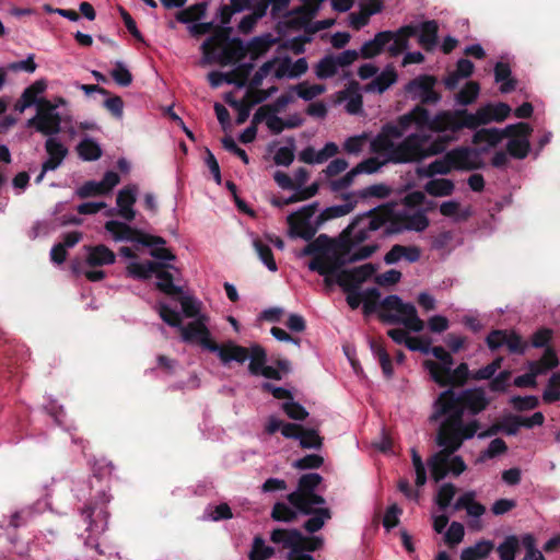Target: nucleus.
<instances>
[{
	"label": "nucleus",
	"mask_w": 560,
	"mask_h": 560,
	"mask_svg": "<svg viewBox=\"0 0 560 560\" xmlns=\"http://www.w3.org/2000/svg\"><path fill=\"white\" fill-rule=\"evenodd\" d=\"M179 295L178 302L180 304V317L184 316L186 318H199V316H209L207 313L202 312V302L189 293L188 291H184L177 293Z\"/></svg>",
	"instance_id": "obj_34"
},
{
	"label": "nucleus",
	"mask_w": 560,
	"mask_h": 560,
	"mask_svg": "<svg viewBox=\"0 0 560 560\" xmlns=\"http://www.w3.org/2000/svg\"><path fill=\"white\" fill-rule=\"evenodd\" d=\"M488 107L470 115L466 112H439L434 116L420 105L386 122L370 141L375 155L365 159L354 168L357 173L373 174L386 164H409L445 151V143L456 140L463 128H474L489 121Z\"/></svg>",
	"instance_id": "obj_1"
},
{
	"label": "nucleus",
	"mask_w": 560,
	"mask_h": 560,
	"mask_svg": "<svg viewBox=\"0 0 560 560\" xmlns=\"http://www.w3.org/2000/svg\"><path fill=\"white\" fill-rule=\"evenodd\" d=\"M521 429L518 415H509L504 417L500 424H492L485 431H478L476 436L479 440H483L486 438H490L495 435L499 432H503L506 435L514 436L518 433Z\"/></svg>",
	"instance_id": "obj_33"
},
{
	"label": "nucleus",
	"mask_w": 560,
	"mask_h": 560,
	"mask_svg": "<svg viewBox=\"0 0 560 560\" xmlns=\"http://www.w3.org/2000/svg\"><path fill=\"white\" fill-rule=\"evenodd\" d=\"M101 503L88 504L81 510V515L86 523L88 537L84 539V545L92 548L97 555H103L100 549L98 536L107 529L109 513L106 504L110 501V495L105 491L100 492Z\"/></svg>",
	"instance_id": "obj_12"
},
{
	"label": "nucleus",
	"mask_w": 560,
	"mask_h": 560,
	"mask_svg": "<svg viewBox=\"0 0 560 560\" xmlns=\"http://www.w3.org/2000/svg\"><path fill=\"white\" fill-rule=\"evenodd\" d=\"M366 140H368L366 133L349 137L346 139V141L343 143V149L347 153L357 155L362 152V150L366 143Z\"/></svg>",
	"instance_id": "obj_61"
},
{
	"label": "nucleus",
	"mask_w": 560,
	"mask_h": 560,
	"mask_svg": "<svg viewBox=\"0 0 560 560\" xmlns=\"http://www.w3.org/2000/svg\"><path fill=\"white\" fill-rule=\"evenodd\" d=\"M454 359L450 353L442 357L439 362L427 360L423 363V366L429 372L432 381L440 386H445V377L452 371Z\"/></svg>",
	"instance_id": "obj_29"
},
{
	"label": "nucleus",
	"mask_w": 560,
	"mask_h": 560,
	"mask_svg": "<svg viewBox=\"0 0 560 560\" xmlns=\"http://www.w3.org/2000/svg\"><path fill=\"white\" fill-rule=\"evenodd\" d=\"M359 11L351 12L349 15V24L354 30H360L365 26L370 18L382 11V0H360Z\"/></svg>",
	"instance_id": "obj_28"
},
{
	"label": "nucleus",
	"mask_w": 560,
	"mask_h": 560,
	"mask_svg": "<svg viewBox=\"0 0 560 560\" xmlns=\"http://www.w3.org/2000/svg\"><path fill=\"white\" fill-rule=\"evenodd\" d=\"M417 28L416 36L419 45L427 51L433 50L438 45L439 24L435 20H429L413 25Z\"/></svg>",
	"instance_id": "obj_30"
},
{
	"label": "nucleus",
	"mask_w": 560,
	"mask_h": 560,
	"mask_svg": "<svg viewBox=\"0 0 560 560\" xmlns=\"http://www.w3.org/2000/svg\"><path fill=\"white\" fill-rule=\"evenodd\" d=\"M231 7L224 4L218 10L215 22L221 31L209 36L201 45V65L235 66L233 70H255L257 61L275 46L278 40L271 34L254 37L247 44L241 39L231 38L232 15Z\"/></svg>",
	"instance_id": "obj_3"
},
{
	"label": "nucleus",
	"mask_w": 560,
	"mask_h": 560,
	"mask_svg": "<svg viewBox=\"0 0 560 560\" xmlns=\"http://www.w3.org/2000/svg\"><path fill=\"white\" fill-rule=\"evenodd\" d=\"M486 343L491 351L499 350L505 346L510 353L523 355L528 345L514 330L494 329L486 337Z\"/></svg>",
	"instance_id": "obj_16"
},
{
	"label": "nucleus",
	"mask_w": 560,
	"mask_h": 560,
	"mask_svg": "<svg viewBox=\"0 0 560 560\" xmlns=\"http://www.w3.org/2000/svg\"><path fill=\"white\" fill-rule=\"evenodd\" d=\"M453 168V164L450 159V152L443 158L436 159L430 164L419 168V174L423 177H434L435 175H445Z\"/></svg>",
	"instance_id": "obj_43"
},
{
	"label": "nucleus",
	"mask_w": 560,
	"mask_h": 560,
	"mask_svg": "<svg viewBox=\"0 0 560 560\" xmlns=\"http://www.w3.org/2000/svg\"><path fill=\"white\" fill-rule=\"evenodd\" d=\"M338 102L343 104L346 112L350 115L362 113L363 100L357 83L350 84L338 93Z\"/></svg>",
	"instance_id": "obj_32"
},
{
	"label": "nucleus",
	"mask_w": 560,
	"mask_h": 560,
	"mask_svg": "<svg viewBox=\"0 0 560 560\" xmlns=\"http://www.w3.org/2000/svg\"><path fill=\"white\" fill-rule=\"evenodd\" d=\"M206 13V3H197L184 9L176 14V20L183 24H192L203 18Z\"/></svg>",
	"instance_id": "obj_49"
},
{
	"label": "nucleus",
	"mask_w": 560,
	"mask_h": 560,
	"mask_svg": "<svg viewBox=\"0 0 560 560\" xmlns=\"http://www.w3.org/2000/svg\"><path fill=\"white\" fill-rule=\"evenodd\" d=\"M392 39V31H383L375 34L374 38L365 42L360 48L359 55L363 58H372L385 50L386 43Z\"/></svg>",
	"instance_id": "obj_36"
},
{
	"label": "nucleus",
	"mask_w": 560,
	"mask_h": 560,
	"mask_svg": "<svg viewBox=\"0 0 560 560\" xmlns=\"http://www.w3.org/2000/svg\"><path fill=\"white\" fill-rule=\"evenodd\" d=\"M488 107V118H489V121L487 122H481L480 125L474 127V128H469V127H465L462 129L460 133H459V137L458 139H456L455 141H458L462 139V137L465 135V130H469V131H475L474 132V136H472V142L476 143V144H479L481 145V149L482 150H488L492 147H495L498 143H500L503 139L508 138V130H506V127L504 128H497V127H493V128H481L479 129V127L483 126V125H488L492 121H502L504 120L506 117H509L510 113H511V107L509 104L506 103H502V102H499V103H487L482 106H479L476 112L471 113L465 108H457V109H453L452 112H466L470 115H474V114H477L480 109L482 108H486ZM454 140H450L445 143V148L447 147V144L450 142H453Z\"/></svg>",
	"instance_id": "obj_9"
},
{
	"label": "nucleus",
	"mask_w": 560,
	"mask_h": 560,
	"mask_svg": "<svg viewBox=\"0 0 560 560\" xmlns=\"http://www.w3.org/2000/svg\"><path fill=\"white\" fill-rule=\"evenodd\" d=\"M430 178L424 185L425 192L434 197H445L453 194L455 189L453 180L448 178Z\"/></svg>",
	"instance_id": "obj_44"
},
{
	"label": "nucleus",
	"mask_w": 560,
	"mask_h": 560,
	"mask_svg": "<svg viewBox=\"0 0 560 560\" xmlns=\"http://www.w3.org/2000/svg\"><path fill=\"white\" fill-rule=\"evenodd\" d=\"M323 481L318 472L304 474L300 477L296 489L288 495V503L277 502L271 512L275 521L290 522L299 514L308 515L303 527L307 533H316L331 517L330 510L325 506L323 495L315 493Z\"/></svg>",
	"instance_id": "obj_6"
},
{
	"label": "nucleus",
	"mask_w": 560,
	"mask_h": 560,
	"mask_svg": "<svg viewBox=\"0 0 560 560\" xmlns=\"http://www.w3.org/2000/svg\"><path fill=\"white\" fill-rule=\"evenodd\" d=\"M553 336V331L550 328H539L530 337V346L533 348L547 347Z\"/></svg>",
	"instance_id": "obj_64"
},
{
	"label": "nucleus",
	"mask_w": 560,
	"mask_h": 560,
	"mask_svg": "<svg viewBox=\"0 0 560 560\" xmlns=\"http://www.w3.org/2000/svg\"><path fill=\"white\" fill-rule=\"evenodd\" d=\"M295 143L294 139L287 140V144L277 149L273 155V162L279 166H289L294 160Z\"/></svg>",
	"instance_id": "obj_52"
},
{
	"label": "nucleus",
	"mask_w": 560,
	"mask_h": 560,
	"mask_svg": "<svg viewBox=\"0 0 560 560\" xmlns=\"http://www.w3.org/2000/svg\"><path fill=\"white\" fill-rule=\"evenodd\" d=\"M249 364L248 371L254 376H260L262 370L266 368L267 353L264 347L254 343L247 349Z\"/></svg>",
	"instance_id": "obj_37"
},
{
	"label": "nucleus",
	"mask_w": 560,
	"mask_h": 560,
	"mask_svg": "<svg viewBox=\"0 0 560 560\" xmlns=\"http://www.w3.org/2000/svg\"><path fill=\"white\" fill-rule=\"evenodd\" d=\"M254 77L250 82L245 86L246 93L245 97L247 98V103L244 100H235L233 97V93H226L224 95V101L237 110L236 124H243L249 116L250 105H255L266 101L272 93L277 91V88L270 86L266 91L258 90L257 86L262 82L265 78L268 77L271 72H254ZM276 79H296L300 78L304 72H272Z\"/></svg>",
	"instance_id": "obj_11"
},
{
	"label": "nucleus",
	"mask_w": 560,
	"mask_h": 560,
	"mask_svg": "<svg viewBox=\"0 0 560 560\" xmlns=\"http://www.w3.org/2000/svg\"><path fill=\"white\" fill-rule=\"evenodd\" d=\"M137 195L138 186L136 184L125 186L117 194L116 208L110 209L108 212H116L125 220L122 223L129 225V223L136 218L135 203L137 201Z\"/></svg>",
	"instance_id": "obj_20"
},
{
	"label": "nucleus",
	"mask_w": 560,
	"mask_h": 560,
	"mask_svg": "<svg viewBox=\"0 0 560 560\" xmlns=\"http://www.w3.org/2000/svg\"><path fill=\"white\" fill-rule=\"evenodd\" d=\"M488 405L486 392L480 387L442 390L433 400L429 417L431 423L438 424L441 444L459 450L465 441L474 439L481 427L475 417Z\"/></svg>",
	"instance_id": "obj_2"
},
{
	"label": "nucleus",
	"mask_w": 560,
	"mask_h": 560,
	"mask_svg": "<svg viewBox=\"0 0 560 560\" xmlns=\"http://www.w3.org/2000/svg\"><path fill=\"white\" fill-rule=\"evenodd\" d=\"M252 72H208V80L213 89L223 84H234L238 89L245 88Z\"/></svg>",
	"instance_id": "obj_31"
},
{
	"label": "nucleus",
	"mask_w": 560,
	"mask_h": 560,
	"mask_svg": "<svg viewBox=\"0 0 560 560\" xmlns=\"http://www.w3.org/2000/svg\"><path fill=\"white\" fill-rule=\"evenodd\" d=\"M360 57L355 49H347L338 54H329L320 59L315 70L332 71L353 63Z\"/></svg>",
	"instance_id": "obj_26"
},
{
	"label": "nucleus",
	"mask_w": 560,
	"mask_h": 560,
	"mask_svg": "<svg viewBox=\"0 0 560 560\" xmlns=\"http://www.w3.org/2000/svg\"><path fill=\"white\" fill-rule=\"evenodd\" d=\"M357 224L353 218L337 241L320 234L310 242L302 250V255L314 256L308 262V269L327 277L337 273L346 264L370 258L377 250L378 243H368Z\"/></svg>",
	"instance_id": "obj_4"
},
{
	"label": "nucleus",
	"mask_w": 560,
	"mask_h": 560,
	"mask_svg": "<svg viewBox=\"0 0 560 560\" xmlns=\"http://www.w3.org/2000/svg\"><path fill=\"white\" fill-rule=\"evenodd\" d=\"M513 72H494V81L499 84V91L503 94L510 93L516 88V80Z\"/></svg>",
	"instance_id": "obj_62"
},
{
	"label": "nucleus",
	"mask_w": 560,
	"mask_h": 560,
	"mask_svg": "<svg viewBox=\"0 0 560 560\" xmlns=\"http://www.w3.org/2000/svg\"><path fill=\"white\" fill-rule=\"evenodd\" d=\"M260 59H265L258 67V70L262 71H304L308 69L307 61L304 57L293 62L285 48L278 49L272 58L266 59L265 55Z\"/></svg>",
	"instance_id": "obj_19"
},
{
	"label": "nucleus",
	"mask_w": 560,
	"mask_h": 560,
	"mask_svg": "<svg viewBox=\"0 0 560 560\" xmlns=\"http://www.w3.org/2000/svg\"><path fill=\"white\" fill-rule=\"evenodd\" d=\"M345 78H351L357 73L361 79L365 80L373 74L378 73L370 83L365 85L366 92L383 93L392 84L397 81V72H342Z\"/></svg>",
	"instance_id": "obj_27"
},
{
	"label": "nucleus",
	"mask_w": 560,
	"mask_h": 560,
	"mask_svg": "<svg viewBox=\"0 0 560 560\" xmlns=\"http://www.w3.org/2000/svg\"><path fill=\"white\" fill-rule=\"evenodd\" d=\"M470 376L468 364L465 362L459 363L456 368L446 375L445 386L455 387L463 386Z\"/></svg>",
	"instance_id": "obj_46"
},
{
	"label": "nucleus",
	"mask_w": 560,
	"mask_h": 560,
	"mask_svg": "<svg viewBox=\"0 0 560 560\" xmlns=\"http://www.w3.org/2000/svg\"><path fill=\"white\" fill-rule=\"evenodd\" d=\"M380 317L386 324H401L415 332H420L424 327L423 320L418 316L416 306L411 303L404 302L396 313L382 312Z\"/></svg>",
	"instance_id": "obj_17"
},
{
	"label": "nucleus",
	"mask_w": 560,
	"mask_h": 560,
	"mask_svg": "<svg viewBox=\"0 0 560 560\" xmlns=\"http://www.w3.org/2000/svg\"><path fill=\"white\" fill-rule=\"evenodd\" d=\"M511 401L513 407L518 411L533 410L539 405V399L535 395L514 396Z\"/></svg>",
	"instance_id": "obj_63"
},
{
	"label": "nucleus",
	"mask_w": 560,
	"mask_h": 560,
	"mask_svg": "<svg viewBox=\"0 0 560 560\" xmlns=\"http://www.w3.org/2000/svg\"><path fill=\"white\" fill-rule=\"evenodd\" d=\"M48 415L55 420L56 424L62 427L65 430L70 431L72 427L66 425L63 418L66 412L63 406L58 405L56 400L49 399V402L45 406Z\"/></svg>",
	"instance_id": "obj_59"
},
{
	"label": "nucleus",
	"mask_w": 560,
	"mask_h": 560,
	"mask_svg": "<svg viewBox=\"0 0 560 560\" xmlns=\"http://www.w3.org/2000/svg\"><path fill=\"white\" fill-rule=\"evenodd\" d=\"M436 444L441 450L434 453L428 460L431 477L434 481L439 482L444 479L448 474L450 456L458 450H453L448 445L441 444L440 438H435Z\"/></svg>",
	"instance_id": "obj_23"
},
{
	"label": "nucleus",
	"mask_w": 560,
	"mask_h": 560,
	"mask_svg": "<svg viewBox=\"0 0 560 560\" xmlns=\"http://www.w3.org/2000/svg\"><path fill=\"white\" fill-rule=\"evenodd\" d=\"M77 152L81 160L89 162L98 160L103 153L100 143L89 136H85L78 143Z\"/></svg>",
	"instance_id": "obj_42"
},
{
	"label": "nucleus",
	"mask_w": 560,
	"mask_h": 560,
	"mask_svg": "<svg viewBox=\"0 0 560 560\" xmlns=\"http://www.w3.org/2000/svg\"><path fill=\"white\" fill-rule=\"evenodd\" d=\"M493 548V541L481 539L475 545L464 548L460 552V560H483L492 552Z\"/></svg>",
	"instance_id": "obj_38"
},
{
	"label": "nucleus",
	"mask_w": 560,
	"mask_h": 560,
	"mask_svg": "<svg viewBox=\"0 0 560 560\" xmlns=\"http://www.w3.org/2000/svg\"><path fill=\"white\" fill-rule=\"evenodd\" d=\"M453 168L456 171H472L482 167L483 160L480 151L462 147L450 151Z\"/></svg>",
	"instance_id": "obj_21"
},
{
	"label": "nucleus",
	"mask_w": 560,
	"mask_h": 560,
	"mask_svg": "<svg viewBox=\"0 0 560 560\" xmlns=\"http://www.w3.org/2000/svg\"><path fill=\"white\" fill-rule=\"evenodd\" d=\"M288 235L290 238L311 241L320 228L318 203L312 202L301 207L287 217Z\"/></svg>",
	"instance_id": "obj_13"
},
{
	"label": "nucleus",
	"mask_w": 560,
	"mask_h": 560,
	"mask_svg": "<svg viewBox=\"0 0 560 560\" xmlns=\"http://www.w3.org/2000/svg\"><path fill=\"white\" fill-rule=\"evenodd\" d=\"M45 151L48 156L43 162L44 172L57 170L68 155V148L57 137L46 139Z\"/></svg>",
	"instance_id": "obj_24"
},
{
	"label": "nucleus",
	"mask_w": 560,
	"mask_h": 560,
	"mask_svg": "<svg viewBox=\"0 0 560 560\" xmlns=\"http://www.w3.org/2000/svg\"><path fill=\"white\" fill-rule=\"evenodd\" d=\"M506 451H508V445L502 439H500V438L493 439L489 443L488 447L485 451L480 452V454L476 458L475 463L483 464L489 459L495 458V457L504 454Z\"/></svg>",
	"instance_id": "obj_47"
},
{
	"label": "nucleus",
	"mask_w": 560,
	"mask_h": 560,
	"mask_svg": "<svg viewBox=\"0 0 560 560\" xmlns=\"http://www.w3.org/2000/svg\"><path fill=\"white\" fill-rule=\"evenodd\" d=\"M158 262L131 260L127 267L128 275L133 279L145 280L153 277Z\"/></svg>",
	"instance_id": "obj_45"
},
{
	"label": "nucleus",
	"mask_w": 560,
	"mask_h": 560,
	"mask_svg": "<svg viewBox=\"0 0 560 560\" xmlns=\"http://www.w3.org/2000/svg\"><path fill=\"white\" fill-rule=\"evenodd\" d=\"M542 400L546 404H553L560 400V373H553L548 380L542 392Z\"/></svg>",
	"instance_id": "obj_55"
},
{
	"label": "nucleus",
	"mask_w": 560,
	"mask_h": 560,
	"mask_svg": "<svg viewBox=\"0 0 560 560\" xmlns=\"http://www.w3.org/2000/svg\"><path fill=\"white\" fill-rule=\"evenodd\" d=\"M155 308L166 325L180 331L184 342L199 345L202 349L215 353L223 366H228L232 362L243 364L247 361L248 353L245 347L237 345L234 340L219 345L211 339L210 316H199L184 325L179 311L172 308L167 303L159 302Z\"/></svg>",
	"instance_id": "obj_7"
},
{
	"label": "nucleus",
	"mask_w": 560,
	"mask_h": 560,
	"mask_svg": "<svg viewBox=\"0 0 560 560\" xmlns=\"http://www.w3.org/2000/svg\"><path fill=\"white\" fill-rule=\"evenodd\" d=\"M325 91V88L320 84H308V83H299L296 86L292 89V92L296 94L298 97L304 101H312L319 94Z\"/></svg>",
	"instance_id": "obj_57"
},
{
	"label": "nucleus",
	"mask_w": 560,
	"mask_h": 560,
	"mask_svg": "<svg viewBox=\"0 0 560 560\" xmlns=\"http://www.w3.org/2000/svg\"><path fill=\"white\" fill-rule=\"evenodd\" d=\"M105 230L115 242H130L151 248L150 255L159 262L167 264L175 260V255L164 247L165 240L161 236H153L135 229L118 220H109L105 223Z\"/></svg>",
	"instance_id": "obj_10"
},
{
	"label": "nucleus",
	"mask_w": 560,
	"mask_h": 560,
	"mask_svg": "<svg viewBox=\"0 0 560 560\" xmlns=\"http://www.w3.org/2000/svg\"><path fill=\"white\" fill-rule=\"evenodd\" d=\"M520 539L516 535H509L498 546L497 551L500 560H515L516 551L518 549Z\"/></svg>",
	"instance_id": "obj_50"
},
{
	"label": "nucleus",
	"mask_w": 560,
	"mask_h": 560,
	"mask_svg": "<svg viewBox=\"0 0 560 560\" xmlns=\"http://www.w3.org/2000/svg\"><path fill=\"white\" fill-rule=\"evenodd\" d=\"M156 279V288L164 294L174 296L182 292L183 287L179 284L182 272L176 267L158 262V267L153 273Z\"/></svg>",
	"instance_id": "obj_18"
},
{
	"label": "nucleus",
	"mask_w": 560,
	"mask_h": 560,
	"mask_svg": "<svg viewBox=\"0 0 560 560\" xmlns=\"http://www.w3.org/2000/svg\"><path fill=\"white\" fill-rule=\"evenodd\" d=\"M296 440L299 441L300 446L303 448L319 450L323 445V439L314 429H301Z\"/></svg>",
	"instance_id": "obj_53"
},
{
	"label": "nucleus",
	"mask_w": 560,
	"mask_h": 560,
	"mask_svg": "<svg viewBox=\"0 0 560 560\" xmlns=\"http://www.w3.org/2000/svg\"><path fill=\"white\" fill-rule=\"evenodd\" d=\"M282 410L294 420H304L308 416L307 410L301 404L295 402L293 398L282 404Z\"/></svg>",
	"instance_id": "obj_60"
},
{
	"label": "nucleus",
	"mask_w": 560,
	"mask_h": 560,
	"mask_svg": "<svg viewBox=\"0 0 560 560\" xmlns=\"http://www.w3.org/2000/svg\"><path fill=\"white\" fill-rule=\"evenodd\" d=\"M275 553V548L268 546L266 540L256 536L253 540L252 549L249 552V560H267Z\"/></svg>",
	"instance_id": "obj_51"
},
{
	"label": "nucleus",
	"mask_w": 560,
	"mask_h": 560,
	"mask_svg": "<svg viewBox=\"0 0 560 560\" xmlns=\"http://www.w3.org/2000/svg\"><path fill=\"white\" fill-rule=\"evenodd\" d=\"M352 209H353V205L350 202L327 207L324 210L318 209V217L320 218V225L328 220L340 218V217L348 214L349 212L352 211Z\"/></svg>",
	"instance_id": "obj_54"
},
{
	"label": "nucleus",
	"mask_w": 560,
	"mask_h": 560,
	"mask_svg": "<svg viewBox=\"0 0 560 560\" xmlns=\"http://www.w3.org/2000/svg\"><path fill=\"white\" fill-rule=\"evenodd\" d=\"M270 540L279 549L288 550L287 560H313L311 555L302 551L304 536L296 528H275Z\"/></svg>",
	"instance_id": "obj_14"
},
{
	"label": "nucleus",
	"mask_w": 560,
	"mask_h": 560,
	"mask_svg": "<svg viewBox=\"0 0 560 560\" xmlns=\"http://www.w3.org/2000/svg\"><path fill=\"white\" fill-rule=\"evenodd\" d=\"M115 261V254L105 245L88 247L86 262L89 266L112 265Z\"/></svg>",
	"instance_id": "obj_41"
},
{
	"label": "nucleus",
	"mask_w": 560,
	"mask_h": 560,
	"mask_svg": "<svg viewBox=\"0 0 560 560\" xmlns=\"http://www.w3.org/2000/svg\"><path fill=\"white\" fill-rule=\"evenodd\" d=\"M480 92V86L477 82L469 81L458 91L455 96L456 104L467 106L472 104Z\"/></svg>",
	"instance_id": "obj_48"
},
{
	"label": "nucleus",
	"mask_w": 560,
	"mask_h": 560,
	"mask_svg": "<svg viewBox=\"0 0 560 560\" xmlns=\"http://www.w3.org/2000/svg\"><path fill=\"white\" fill-rule=\"evenodd\" d=\"M46 89L47 82L44 79L37 80L27 86L16 102L15 110L23 113L26 108L37 105L35 116L26 121V126L48 138L56 137L60 132L61 115L56 105L39 97Z\"/></svg>",
	"instance_id": "obj_8"
},
{
	"label": "nucleus",
	"mask_w": 560,
	"mask_h": 560,
	"mask_svg": "<svg viewBox=\"0 0 560 560\" xmlns=\"http://www.w3.org/2000/svg\"><path fill=\"white\" fill-rule=\"evenodd\" d=\"M270 110H266L265 107H259L253 117V122H265L268 129L272 133H280L284 130V119Z\"/></svg>",
	"instance_id": "obj_40"
},
{
	"label": "nucleus",
	"mask_w": 560,
	"mask_h": 560,
	"mask_svg": "<svg viewBox=\"0 0 560 560\" xmlns=\"http://www.w3.org/2000/svg\"><path fill=\"white\" fill-rule=\"evenodd\" d=\"M434 83L435 80L432 77H418L408 83L407 91L422 104H435L441 96L434 91Z\"/></svg>",
	"instance_id": "obj_22"
},
{
	"label": "nucleus",
	"mask_w": 560,
	"mask_h": 560,
	"mask_svg": "<svg viewBox=\"0 0 560 560\" xmlns=\"http://www.w3.org/2000/svg\"><path fill=\"white\" fill-rule=\"evenodd\" d=\"M476 495L474 490L464 492L453 504V510H465L470 517L480 518L485 514L486 508L476 501Z\"/></svg>",
	"instance_id": "obj_35"
},
{
	"label": "nucleus",
	"mask_w": 560,
	"mask_h": 560,
	"mask_svg": "<svg viewBox=\"0 0 560 560\" xmlns=\"http://www.w3.org/2000/svg\"><path fill=\"white\" fill-rule=\"evenodd\" d=\"M252 244L261 264L269 271L276 272L278 270V265L273 258L269 243L265 242L258 236H253Z\"/></svg>",
	"instance_id": "obj_39"
},
{
	"label": "nucleus",
	"mask_w": 560,
	"mask_h": 560,
	"mask_svg": "<svg viewBox=\"0 0 560 560\" xmlns=\"http://www.w3.org/2000/svg\"><path fill=\"white\" fill-rule=\"evenodd\" d=\"M417 28L412 24L405 25L397 31H392V39L386 43L385 50L390 57H398L409 47V38L416 37Z\"/></svg>",
	"instance_id": "obj_25"
},
{
	"label": "nucleus",
	"mask_w": 560,
	"mask_h": 560,
	"mask_svg": "<svg viewBox=\"0 0 560 560\" xmlns=\"http://www.w3.org/2000/svg\"><path fill=\"white\" fill-rule=\"evenodd\" d=\"M231 508L226 503H221L215 506H208L205 510L203 520L210 521H221V520H230L232 517Z\"/></svg>",
	"instance_id": "obj_58"
},
{
	"label": "nucleus",
	"mask_w": 560,
	"mask_h": 560,
	"mask_svg": "<svg viewBox=\"0 0 560 560\" xmlns=\"http://www.w3.org/2000/svg\"><path fill=\"white\" fill-rule=\"evenodd\" d=\"M506 151L514 159H525L530 151L529 137L533 128L527 122H516L506 126Z\"/></svg>",
	"instance_id": "obj_15"
},
{
	"label": "nucleus",
	"mask_w": 560,
	"mask_h": 560,
	"mask_svg": "<svg viewBox=\"0 0 560 560\" xmlns=\"http://www.w3.org/2000/svg\"><path fill=\"white\" fill-rule=\"evenodd\" d=\"M455 493L456 487L451 482L443 483L439 488L435 497V502L441 511H446L451 506Z\"/></svg>",
	"instance_id": "obj_56"
},
{
	"label": "nucleus",
	"mask_w": 560,
	"mask_h": 560,
	"mask_svg": "<svg viewBox=\"0 0 560 560\" xmlns=\"http://www.w3.org/2000/svg\"><path fill=\"white\" fill-rule=\"evenodd\" d=\"M424 196L415 192L406 197L401 205L388 203L357 214V225L363 231L368 243H377L378 237H387L404 231L422 232L429 225L425 212L415 203H421Z\"/></svg>",
	"instance_id": "obj_5"
}]
</instances>
